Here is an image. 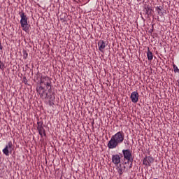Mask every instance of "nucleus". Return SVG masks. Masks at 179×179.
<instances>
[{"label":"nucleus","instance_id":"obj_1","mask_svg":"<svg viewBox=\"0 0 179 179\" xmlns=\"http://www.w3.org/2000/svg\"><path fill=\"white\" fill-rule=\"evenodd\" d=\"M125 139V134L124 131H120L112 136L110 140L108 143V149H115L119 145H121Z\"/></svg>","mask_w":179,"mask_h":179},{"label":"nucleus","instance_id":"obj_2","mask_svg":"<svg viewBox=\"0 0 179 179\" xmlns=\"http://www.w3.org/2000/svg\"><path fill=\"white\" fill-rule=\"evenodd\" d=\"M38 76L36 79H38L40 78V80L38 82L43 83V86L45 87V90H48V93L51 94L52 93V85H51V79L48 76H43V74L41 73H37Z\"/></svg>","mask_w":179,"mask_h":179},{"label":"nucleus","instance_id":"obj_3","mask_svg":"<svg viewBox=\"0 0 179 179\" xmlns=\"http://www.w3.org/2000/svg\"><path fill=\"white\" fill-rule=\"evenodd\" d=\"M19 15H20V24L22 30L25 31V33H29V29H30V24H29V18L27 17V15L24 13L23 10L19 13Z\"/></svg>","mask_w":179,"mask_h":179},{"label":"nucleus","instance_id":"obj_4","mask_svg":"<svg viewBox=\"0 0 179 179\" xmlns=\"http://www.w3.org/2000/svg\"><path fill=\"white\" fill-rule=\"evenodd\" d=\"M36 93H38L41 99H43L44 97V94H45V92H47V90H45V87L43 85V81H38L36 84Z\"/></svg>","mask_w":179,"mask_h":179},{"label":"nucleus","instance_id":"obj_5","mask_svg":"<svg viewBox=\"0 0 179 179\" xmlns=\"http://www.w3.org/2000/svg\"><path fill=\"white\" fill-rule=\"evenodd\" d=\"M37 125V131H38L40 136L41 138H43V136H47V134H45V129H44L45 126L43 121L38 122Z\"/></svg>","mask_w":179,"mask_h":179},{"label":"nucleus","instance_id":"obj_6","mask_svg":"<svg viewBox=\"0 0 179 179\" xmlns=\"http://www.w3.org/2000/svg\"><path fill=\"white\" fill-rule=\"evenodd\" d=\"M12 150H13V144L12 141H9L8 145L3 149V153L6 156H9V153L12 154Z\"/></svg>","mask_w":179,"mask_h":179},{"label":"nucleus","instance_id":"obj_7","mask_svg":"<svg viewBox=\"0 0 179 179\" xmlns=\"http://www.w3.org/2000/svg\"><path fill=\"white\" fill-rule=\"evenodd\" d=\"M122 153H119L121 157H124L123 160H127V159H129L132 156V150L129 149L122 150Z\"/></svg>","mask_w":179,"mask_h":179},{"label":"nucleus","instance_id":"obj_8","mask_svg":"<svg viewBox=\"0 0 179 179\" xmlns=\"http://www.w3.org/2000/svg\"><path fill=\"white\" fill-rule=\"evenodd\" d=\"M121 157H122L120 156V154L112 155V163H113L115 166H118V164L121 163Z\"/></svg>","mask_w":179,"mask_h":179},{"label":"nucleus","instance_id":"obj_9","mask_svg":"<svg viewBox=\"0 0 179 179\" xmlns=\"http://www.w3.org/2000/svg\"><path fill=\"white\" fill-rule=\"evenodd\" d=\"M154 162H155V158H153V157L145 156L143 160V164L144 166H150V164L153 163Z\"/></svg>","mask_w":179,"mask_h":179},{"label":"nucleus","instance_id":"obj_10","mask_svg":"<svg viewBox=\"0 0 179 179\" xmlns=\"http://www.w3.org/2000/svg\"><path fill=\"white\" fill-rule=\"evenodd\" d=\"M130 99L132 103H138V100H139V94L138 93V92H133L131 94Z\"/></svg>","mask_w":179,"mask_h":179},{"label":"nucleus","instance_id":"obj_11","mask_svg":"<svg viewBox=\"0 0 179 179\" xmlns=\"http://www.w3.org/2000/svg\"><path fill=\"white\" fill-rule=\"evenodd\" d=\"M143 12H145V16H147V19H149L150 16H152V12H153V9L152 8L149 7V6H145Z\"/></svg>","mask_w":179,"mask_h":179},{"label":"nucleus","instance_id":"obj_12","mask_svg":"<svg viewBox=\"0 0 179 179\" xmlns=\"http://www.w3.org/2000/svg\"><path fill=\"white\" fill-rule=\"evenodd\" d=\"M106 45H107V43H106V41L103 40L99 41L98 46H99V50L101 52H104V48H106Z\"/></svg>","mask_w":179,"mask_h":179},{"label":"nucleus","instance_id":"obj_13","mask_svg":"<svg viewBox=\"0 0 179 179\" xmlns=\"http://www.w3.org/2000/svg\"><path fill=\"white\" fill-rule=\"evenodd\" d=\"M55 92H52L48 95V92H45V99H49V100H55Z\"/></svg>","mask_w":179,"mask_h":179},{"label":"nucleus","instance_id":"obj_14","mask_svg":"<svg viewBox=\"0 0 179 179\" xmlns=\"http://www.w3.org/2000/svg\"><path fill=\"white\" fill-rule=\"evenodd\" d=\"M147 58L148 61H152L153 59V53L150 51V48H148Z\"/></svg>","mask_w":179,"mask_h":179},{"label":"nucleus","instance_id":"obj_15","mask_svg":"<svg viewBox=\"0 0 179 179\" xmlns=\"http://www.w3.org/2000/svg\"><path fill=\"white\" fill-rule=\"evenodd\" d=\"M163 7L161 6L156 7V10L159 16H163V15H164V11H163Z\"/></svg>","mask_w":179,"mask_h":179},{"label":"nucleus","instance_id":"obj_16","mask_svg":"<svg viewBox=\"0 0 179 179\" xmlns=\"http://www.w3.org/2000/svg\"><path fill=\"white\" fill-rule=\"evenodd\" d=\"M60 20L62 22V23L66 22V18L68 17V14L66 13H62V14L59 15Z\"/></svg>","mask_w":179,"mask_h":179},{"label":"nucleus","instance_id":"obj_17","mask_svg":"<svg viewBox=\"0 0 179 179\" xmlns=\"http://www.w3.org/2000/svg\"><path fill=\"white\" fill-rule=\"evenodd\" d=\"M127 162H123L122 164L125 165V164H129V163L133 164L134 163V157L131 155L129 158H128Z\"/></svg>","mask_w":179,"mask_h":179},{"label":"nucleus","instance_id":"obj_18","mask_svg":"<svg viewBox=\"0 0 179 179\" xmlns=\"http://www.w3.org/2000/svg\"><path fill=\"white\" fill-rule=\"evenodd\" d=\"M125 165L123 166V168L118 169L117 173H119V176H122V174H124V170H125Z\"/></svg>","mask_w":179,"mask_h":179},{"label":"nucleus","instance_id":"obj_19","mask_svg":"<svg viewBox=\"0 0 179 179\" xmlns=\"http://www.w3.org/2000/svg\"><path fill=\"white\" fill-rule=\"evenodd\" d=\"M173 71L175 72V73H179V69H178V67L177 66V65L173 64Z\"/></svg>","mask_w":179,"mask_h":179},{"label":"nucleus","instance_id":"obj_20","mask_svg":"<svg viewBox=\"0 0 179 179\" xmlns=\"http://www.w3.org/2000/svg\"><path fill=\"white\" fill-rule=\"evenodd\" d=\"M28 56H29V54L27 53V50H23V58H24V59H27Z\"/></svg>","mask_w":179,"mask_h":179},{"label":"nucleus","instance_id":"obj_21","mask_svg":"<svg viewBox=\"0 0 179 179\" xmlns=\"http://www.w3.org/2000/svg\"><path fill=\"white\" fill-rule=\"evenodd\" d=\"M0 69L3 71L5 69V64L0 60Z\"/></svg>","mask_w":179,"mask_h":179},{"label":"nucleus","instance_id":"obj_22","mask_svg":"<svg viewBox=\"0 0 179 179\" xmlns=\"http://www.w3.org/2000/svg\"><path fill=\"white\" fill-rule=\"evenodd\" d=\"M22 82L23 83H24V85H27V78H26V76H24L22 78Z\"/></svg>","mask_w":179,"mask_h":179},{"label":"nucleus","instance_id":"obj_23","mask_svg":"<svg viewBox=\"0 0 179 179\" xmlns=\"http://www.w3.org/2000/svg\"><path fill=\"white\" fill-rule=\"evenodd\" d=\"M54 100H49L48 101V103H49V106H50V107H52V106H54Z\"/></svg>","mask_w":179,"mask_h":179},{"label":"nucleus","instance_id":"obj_24","mask_svg":"<svg viewBox=\"0 0 179 179\" xmlns=\"http://www.w3.org/2000/svg\"><path fill=\"white\" fill-rule=\"evenodd\" d=\"M153 30H154V27H153V24L152 25V29H150V30L148 31V33H153Z\"/></svg>","mask_w":179,"mask_h":179},{"label":"nucleus","instance_id":"obj_25","mask_svg":"<svg viewBox=\"0 0 179 179\" xmlns=\"http://www.w3.org/2000/svg\"><path fill=\"white\" fill-rule=\"evenodd\" d=\"M129 164V169H132V163H129V164Z\"/></svg>","mask_w":179,"mask_h":179},{"label":"nucleus","instance_id":"obj_26","mask_svg":"<svg viewBox=\"0 0 179 179\" xmlns=\"http://www.w3.org/2000/svg\"><path fill=\"white\" fill-rule=\"evenodd\" d=\"M3 46H2V43H1L0 41V50H3Z\"/></svg>","mask_w":179,"mask_h":179},{"label":"nucleus","instance_id":"obj_27","mask_svg":"<svg viewBox=\"0 0 179 179\" xmlns=\"http://www.w3.org/2000/svg\"><path fill=\"white\" fill-rule=\"evenodd\" d=\"M117 167H118V169H123L122 168V164H120Z\"/></svg>","mask_w":179,"mask_h":179},{"label":"nucleus","instance_id":"obj_28","mask_svg":"<svg viewBox=\"0 0 179 179\" xmlns=\"http://www.w3.org/2000/svg\"><path fill=\"white\" fill-rule=\"evenodd\" d=\"M142 19H143V20H145V19L143 18V17H142Z\"/></svg>","mask_w":179,"mask_h":179},{"label":"nucleus","instance_id":"obj_29","mask_svg":"<svg viewBox=\"0 0 179 179\" xmlns=\"http://www.w3.org/2000/svg\"><path fill=\"white\" fill-rule=\"evenodd\" d=\"M138 1H142V0H138Z\"/></svg>","mask_w":179,"mask_h":179},{"label":"nucleus","instance_id":"obj_30","mask_svg":"<svg viewBox=\"0 0 179 179\" xmlns=\"http://www.w3.org/2000/svg\"><path fill=\"white\" fill-rule=\"evenodd\" d=\"M101 179H103V178H101Z\"/></svg>","mask_w":179,"mask_h":179}]
</instances>
